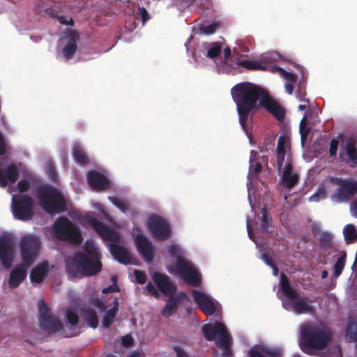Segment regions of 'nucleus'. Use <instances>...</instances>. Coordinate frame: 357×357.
I'll return each instance as SVG.
<instances>
[{
  "mask_svg": "<svg viewBox=\"0 0 357 357\" xmlns=\"http://www.w3.org/2000/svg\"><path fill=\"white\" fill-rule=\"evenodd\" d=\"M266 91L261 86L248 82L238 83L231 89V92L236 105L239 123L248 137L252 135L247 124L248 117L250 113L256 112L259 108L257 101H260Z\"/></svg>",
  "mask_w": 357,
  "mask_h": 357,
  "instance_id": "1",
  "label": "nucleus"
},
{
  "mask_svg": "<svg viewBox=\"0 0 357 357\" xmlns=\"http://www.w3.org/2000/svg\"><path fill=\"white\" fill-rule=\"evenodd\" d=\"M332 340L333 332L328 328L311 324L301 326L300 347L307 354L325 349Z\"/></svg>",
  "mask_w": 357,
  "mask_h": 357,
  "instance_id": "2",
  "label": "nucleus"
},
{
  "mask_svg": "<svg viewBox=\"0 0 357 357\" xmlns=\"http://www.w3.org/2000/svg\"><path fill=\"white\" fill-rule=\"evenodd\" d=\"M89 222L101 237L111 242L109 245V251L116 260L125 265L131 264L132 257L129 251L124 246L119 244L121 236L117 231L96 218H90Z\"/></svg>",
  "mask_w": 357,
  "mask_h": 357,
  "instance_id": "3",
  "label": "nucleus"
},
{
  "mask_svg": "<svg viewBox=\"0 0 357 357\" xmlns=\"http://www.w3.org/2000/svg\"><path fill=\"white\" fill-rule=\"evenodd\" d=\"M152 279L161 293L168 297L161 310V314L165 317H169L176 311L182 301L187 298V294L183 291L176 294L177 287L166 274L154 272Z\"/></svg>",
  "mask_w": 357,
  "mask_h": 357,
  "instance_id": "4",
  "label": "nucleus"
},
{
  "mask_svg": "<svg viewBox=\"0 0 357 357\" xmlns=\"http://www.w3.org/2000/svg\"><path fill=\"white\" fill-rule=\"evenodd\" d=\"M167 250L172 257L176 258L175 274L187 284L196 287H199L202 282L201 275L194 264L183 255L181 248L176 244H172L168 246Z\"/></svg>",
  "mask_w": 357,
  "mask_h": 357,
  "instance_id": "5",
  "label": "nucleus"
},
{
  "mask_svg": "<svg viewBox=\"0 0 357 357\" xmlns=\"http://www.w3.org/2000/svg\"><path fill=\"white\" fill-rule=\"evenodd\" d=\"M66 263L67 272L73 278L95 275L102 268L100 259L87 257L82 252H75Z\"/></svg>",
  "mask_w": 357,
  "mask_h": 357,
  "instance_id": "6",
  "label": "nucleus"
},
{
  "mask_svg": "<svg viewBox=\"0 0 357 357\" xmlns=\"http://www.w3.org/2000/svg\"><path fill=\"white\" fill-rule=\"evenodd\" d=\"M204 337L208 341H215V345L222 350V357H233L231 338L226 326L221 322L205 324L202 326Z\"/></svg>",
  "mask_w": 357,
  "mask_h": 357,
  "instance_id": "7",
  "label": "nucleus"
},
{
  "mask_svg": "<svg viewBox=\"0 0 357 357\" xmlns=\"http://www.w3.org/2000/svg\"><path fill=\"white\" fill-rule=\"evenodd\" d=\"M40 206L49 213H61L66 211V204L62 193L50 185L38 189Z\"/></svg>",
  "mask_w": 357,
  "mask_h": 357,
  "instance_id": "8",
  "label": "nucleus"
},
{
  "mask_svg": "<svg viewBox=\"0 0 357 357\" xmlns=\"http://www.w3.org/2000/svg\"><path fill=\"white\" fill-rule=\"evenodd\" d=\"M280 287L284 295L291 301L292 310L297 314L311 313L314 310L312 301L307 296H303L294 290L287 276L284 273L280 275Z\"/></svg>",
  "mask_w": 357,
  "mask_h": 357,
  "instance_id": "9",
  "label": "nucleus"
},
{
  "mask_svg": "<svg viewBox=\"0 0 357 357\" xmlns=\"http://www.w3.org/2000/svg\"><path fill=\"white\" fill-rule=\"evenodd\" d=\"M53 231L59 241H66L75 245L82 241V236L79 227L72 222L67 217H59L54 223Z\"/></svg>",
  "mask_w": 357,
  "mask_h": 357,
  "instance_id": "10",
  "label": "nucleus"
},
{
  "mask_svg": "<svg viewBox=\"0 0 357 357\" xmlns=\"http://www.w3.org/2000/svg\"><path fill=\"white\" fill-rule=\"evenodd\" d=\"M33 206V199L28 195H17L12 198L13 213L17 220H31L34 215Z\"/></svg>",
  "mask_w": 357,
  "mask_h": 357,
  "instance_id": "11",
  "label": "nucleus"
},
{
  "mask_svg": "<svg viewBox=\"0 0 357 357\" xmlns=\"http://www.w3.org/2000/svg\"><path fill=\"white\" fill-rule=\"evenodd\" d=\"M40 245L38 237L31 234L24 235L20 242L22 261L28 266H31L39 253Z\"/></svg>",
  "mask_w": 357,
  "mask_h": 357,
  "instance_id": "12",
  "label": "nucleus"
},
{
  "mask_svg": "<svg viewBox=\"0 0 357 357\" xmlns=\"http://www.w3.org/2000/svg\"><path fill=\"white\" fill-rule=\"evenodd\" d=\"M39 324L40 328L50 333H55L63 328L61 321L53 316L43 300L38 301Z\"/></svg>",
  "mask_w": 357,
  "mask_h": 357,
  "instance_id": "13",
  "label": "nucleus"
},
{
  "mask_svg": "<svg viewBox=\"0 0 357 357\" xmlns=\"http://www.w3.org/2000/svg\"><path fill=\"white\" fill-rule=\"evenodd\" d=\"M331 181L338 185L331 199L337 202H347L357 192V182L342 178H331Z\"/></svg>",
  "mask_w": 357,
  "mask_h": 357,
  "instance_id": "14",
  "label": "nucleus"
},
{
  "mask_svg": "<svg viewBox=\"0 0 357 357\" xmlns=\"http://www.w3.org/2000/svg\"><path fill=\"white\" fill-rule=\"evenodd\" d=\"M147 227L153 236L164 241L172 236V229L168 221L156 215H151L147 220Z\"/></svg>",
  "mask_w": 357,
  "mask_h": 357,
  "instance_id": "15",
  "label": "nucleus"
},
{
  "mask_svg": "<svg viewBox=\"0 0 357 357\" xmlns=\"http://www.w3.org/2000/svg\"><path fill=\"white\" fill-rule=\"evenodd\" d=\"M14 254V240L10 234L0 236V259L6 268L11 266Z\"/></svg>",
  "mask_w": 357,
  "mask_h": 357,
  "instance_id": "16",
  "label": "nucleus"
},
{
  "mask_svg": "<svg viewBox=\"0 0 357 357\" xmlns=\"http://www.w3.org/2000/svg\"><path fill=\"white\" fill-rule=\"evenodd\" d=\"M259 107L264 108L278 121H282L285 118L284 108L267 91L259 101Z\"/></svg>",
  "mask_w": 357,
  "mask_h": 357,
  "instance_id": "17",
  "label": "nucleus"
},
{
  "mask_svg": "<svg viewBox=\"0 0 357 357\" xmlns=\"http://www.w3.org/2000/svg\"><path fill=\"white\" fill-rule=\"evenodd\" d=\"M192 296L199 308L207 316L213 315L215 312V305L213 301L202 291L194 289Z\"/></svg>",
  "mask_w": 357,
  "mask_h": 357,
  "instance_id": "18",
  "label": "nucleus"
},
{
  "mask_svg": "<svg viewBox=\"0 0 357 357\" xmlns=\"http://www.w3.org/2000/svg\"><path fill=\"white\" fill-rule=\"evenodd\" d=\"M135 244L141 256L148 262L153 259L154 253L151 242L143 234H137L135 237Z\"/></svg>",
  "mask_w": 357,
  "mask_h": 357,
  "instance_id": "19",
  "label": "nucleus"
},
{
  "mask_svg": "<svg viewBox=\"0 0 357 357\" xmlns=\"http://www.w3.org/2000/svg\"><path fill=\"white\" fill-rule=\"evenodd\" d=\"M339 158L347 164L352 162V166H357V149L354 140L349 139L347 142L340 151Z\"/></svg>",
  "mask_w": 357,
  "mask_h": 357,
  "instance_id": "20",
  "label": "nucleus"
},
{
  "mask_svg": "<svg viewBox=\"0 0 357 357\" xmlns=\"http://www.w3.org/2000/svg\"><path fill=\"white\" fill-rule=\"evenodd\" d=\"M30 266L24 262L17 265L10 272L8 284L10 287L17 288L26 276L27 268Z\"/></svg>",
  "mask_w": 357,
  "mask_h": 357,
  "instance_id": "21",
  "label": "nucleus"
},
{
  "mask_svg": "<svg viewBox=\"0 0 357 357\" xmlns=\"http://www.w3.org/2000/svg\"><path fill=\"white\" fill-rule=\"evenodd\" d=\"M87 180L90 186L97 190H106L109 187V182L106 176L96 171L89 172Z\"/></svg>",
  "mask_w": 357,
  "mask_h": 357,
  "instance_id": "22",
  "label": "nucleus"
},
{
  "mask_svg": "<svg viewBox=\"0 0 357 357\" xmlns=\"http://www.w3.org/2000/svg\"><path fill=\"white\" fill-rule=\"evenodd\" d=\"M293 165L291 160H288L284 169L281 183L287 189H291L299 181V175L294 172L293 173Z\"/></svg>",
  "mask_w": 357,
  "mask_h": 357,
  "instance_id": "23",
  "label": "nucleus"
},
{
  "mask_svg": "<svg viewBox=\"0 0 357 357\" xmlns=\"http://www.w3.org/2000/svg\"><path fill=\"white\" fill-rule=\"evenodd\" d=\"M248 357H281L282 350L277 347H261L259 349L251 347L248 351Z\"/></svg>",
  "mask_w": 357,
  "mask_h": 357,
  "instance_id": "24",
  "label": "nucleus"
},
{
  "mask_svg": "<svg viewBox=\"0 0 357 357\" xmlns=\"http://www.w3.org/2000/svg\"><path fill=\"white\" fill-rule=\"evenodd\" d=\"M312 232L314 237L319 241L320 246L324 249L333 248V239L331 233L320 231L319 227H312Z\"/></svg>",
  "mask_w": 357,
  "mask_h": 357,
  "instance_id": "25",
  "label": "nucleus"
},
{
  "mask_svg": "<svg viewBox=\"0 0 357 357\" xmlns=\"http://www.w3.org/2000/svg\"><path fill=\"white\" fill-rule=\"evenodd\" d=\"M47 273L48 264L47 263H41L33 268L30 273V279L32 282L40 283L47 277Z\"/></svg>",
  "mask_w": 357,
  "mask_h": 357,
  "instance_id": "26",
  "label": "nucleus"
},
{
  "mask_svg": "<svg viewBox=\"0 0 357 357\" xmlns=\"http://www.w3.org/2000/svg\"><path fill=\"white\" fill-rule=\"evenodd\" d=\"M78 36H70L66 45L63 49V54L66 59L69 60L73 58L77 50V40Z\"/></svg>",
  "mask_w": 357,
  "mask_h": 357,
  "instance_id": "27",
  "label": "nucleus"
},
{
  "mask_svg": "<svg viewBox=\"0 0 357 357\" xmlns=\"http://www.w3.org/2000/svg\"><path fill=\"white\" fill-rule=\"evenodd\" d=\"M346 243H353L357 241V231L353 225H347L343 230Z\"/></svg>",
  "mask_w": 357,
  "mask_h": 357,
  "instance_id": "28",
  "label": "nucleus"
},
{
  "mask_svg": "<svg viewBox=\"0 0 357 357\" xmlns=\"http://www.w3.org/2000/svg\"><path fill=\"white\" fill-rule=\"evenodd\" d=\"M84 315L90 327L93 328L98 327V317L94 310L89 307L84 309Z\"/></svg>",
  "mask_w": 357,
  "mask_h": 357,
  "instance_id": "29",
  "label": "nucleus"
},
{
  "mask_svg": "<svg viewBox=\"0 0 357 357\" xmlns=\"http://www.w3.org/2000/svg\"><path fill=\"white\" fill-rule=\"evenodd\" d=\"M73 155L75 161L79 165H84L88 163V158L80 146L75 145L73 147Z\"/></svg>",
  "mask_w": 357,
  "mask_h": 357,
  "instance_id": "30",
  "label": "nucleus"
},
{
  "mask_svg": "<svg viewBox=\"0 0 357 357\" xmlns=\"http://www.w3.org/2000/svg\"><path fill=\"white\" fill-rule=\"evenodd\" d=\"M5 173L6 181L12 183H15L19 177V170L14 164L8 165L5 170Z\"/></svg>",
  "mask_w": 357,
  "mask_h": 357,
  "instance_id": "31",
  "label": "nucleus"
},
{
  "mask_svg": "<svg viewBox=\"0 0 357 357\" xmlns=\"http://www.w3.org/2000/svg\"><path fill=\"white\" fill-rule=\"evenodd\" d=\"M311 131V127L308 126L305 116H303L300 121L299 132L301 134V140L303 145L305 144L307 137Z\"/></svg>",
  "mask_w": 357,
  "mask_h": 357,
  "instance_id": "32",
  "label": "nucleus"
},
{
  "mask_svg": "<svg viewBox=\"0 0 357 357\" xmlns=\"http://www.w3.org/2000/svg\"><path fill=\"white\" fill-rule=\"evenodd\" d=\"M271 70L273 72H278L279 74L282 76L287 81H288V83H296L298 79V77L296 75L286 71L281 67L278 66H273L271 67Z\"/></svg>",
  "mask_w": 357,
  "mask_h": 357,
  "instance_id": "33",
  "label": "nucleus"
},
{
  "mask_svg": "<svg viewBox=\"0 0 357 357\" xmlns=\"http://www.w3.org/2000/svg\"><path fill=\"white\" fill-rule=\"evenodd\" d=\"M84 254L91 258L100 259V255L93 242L86 241L83 247Z\"/></svg>",
  "mask_w": 357,
  "mask_h": 357,
  "instance_id": "34",
  "label": "nucleus"
},
{
  "mask_svg": "<svg viewBox=\"0 0 357 357\" xmlns=\"http://www.w3.org/2000/svg\"><path fill=\"white\" fill-rule=\"evenodd\" d=\"M239 66H243L248 70H266L267 69V66L265 65H261L258 61H254L250 60H241L238 63Z\"/></svg>",
  "mask_w": 357,
  "mask_h": 357,
  "instance_id": "35",
  "label": "nucleus"
},
{
  "mask_svg": "<svg viewBox=\"0 0 357 357\" xmlns=\"http://www.w3.org/2000/svg\"><path fill=\"white\" fill-rule=\"evenodd\" d=\"M346 257L347 253L346 252H343L342 255L338 257L335 261L334 264V276L335 278H337L341 275L345 266Z\"/></svg>",
  "mask_w": 357,
  "mask_h": 357,
  "instance_id": "36",
  "label": "nucleus"
},
{
  "mask_svg": "<svg viewBox=\"0 0 357 357\" xmlns=\"http://www.w3.org/2000/svg\"><path fill=\"white\" fill-rule=\"evenodd\" d=\"M222 49L221 43L218 42L212 43L207 50L206 56L211 59H215L220 54Z\"/></svg>",
  "mask_w": 357,
  "mask_h": 357,
  "instance_id": "37",
  "label": "nucleus"
},
{
  "mask_svg": "<svg viewBox=\"0 0 357 357\" xmlns=\"http://www.w3.org/2000/svg\"><path fill=\"white\" fill-rule=\"evenodd\" d=\"M111 202L116 206L119 209H120L123 213H126L129 211L130 206L128 203L119 197H109Z\"/></svg>",
  "mask_w": 357,
  "mask_h": 357,
  "instance_id": "38",
  "label": "nucleus"
},
{
  "mask_svg": "<svg viewBox=\"0 0 357 357\" xmlns=\"http://www.w3.org/2000/svg\"><path fill=\"white\" fill-rule=\"evenodd\" d=\"M105 312V314L102 318V326L104 328H108L112 325L113 319L116 315V312L114 309H109Z\"/></svg>",
  "mask_w": 357,
  "mask_h": 357,
  "instance_id": "39",
  "label": "nucleus"
},
{
  "mask_svg": "<svg viewBox=\"0 0 357 357\" xmlns=\"http://www.w3.org/2000/svg\"><path fill=\"white\" fill-rule=\"evenodd\" d=\"M66 317L68 323L72 326H76L79 323V316L77 313L72 309L66 310Z\"/></svg>",
  "mask_w": 357,
  "mask_h": 357,
  "instance_id": "40",
  "label": "nucleus"
},
{
  "mask_svg": "<svg viewBox=\"0 0 357 357\" xmlns=\"http://www.w3.org/2000/svg\"><path fill=\"white\" fill-rule=\"evenodd\" d=\"M261 213V228L263 232H267L270 222H271V218L268 215V212L265 208L262 209Z\"/></svg>",
  "mask_w": 357,
  "mask_h": 357,
  "instance_id": "41",
  "label": "nucleus"
},
{
  "mask_svg": "<svg viewBox=\"0 0 357 357\" xmlns=\"http://www.w3.org/2000/svg\"><path fill=\"white\" fill-rule=\"evenodd\" d=\"M280 54L276 52L266 53L261 55V59L265 62H273L278 59Z\"/></svg>",
  "mask_w": 357,
  "mask_h": 357,
  "instance_id": "42",
  "label": "nucleus"
},
{
  "mask_svg": "<svg viewBox=\"0 0 357 357\" xmlns=\"http://www.w3.org/2000/svg\"><path fill=\"white\" fill-rule=\"evenodd\" d=\"M218 29V24L216 23H211L207 25H202L200 28L202 32L211 35L213 34Z\"/></svg>",
  "mask_w": 357,
  "mask_h": 357,
  "instance_id": "43",
  "label": "nucleus"
},
{
  "mask_svg": "<svg viewBox=\"0 0 357 357\" xmlns=\"http://www.w3.org/2000/svg\"><path fill=\"white\" fill-rule=\"evenodd\" d=\"M134 275L137 283L143 284L146 282L147 277L144 272L139 270H135Z\"/></svg>",
  "mask_w": 357,
  "mask_h": 357,
  "instance_id": "44",
  "label": "nucleus"
},
{
  "mask_svg": "<svg viewBox=\"0 0 357 357\" xmlns=\"http://www.w3.org/2000/svg\"><path fill=\"white\" fill-rule=\"evenodd\" d=\"M250 169L252 174H258L262 169V165L260 162H256L254 160H250Z\"/></svg>",
  "mask_w": 357,
  "mask_h": 357,
  "instance_id": "45",
  "label": "nucleus"
},
{
  "mask_svg": "<svg viewBox=\"0 0 357 357\" xmlns=\"http://www.w3.org/2000/svg\"><path fill=\"white\" fill-rule=\"evenodd\" d=\"M339 141L337 139H332L330 143L329 154L331 157H335L338 149Z\"/></svg>",
  "mask_w": 357,
  "mask_h": 357,
  "instance_id": "46",
  "label": "nucleus"
},
{
  "mask_svg": "<svg viewBox=\"0 0 357 357\" xmlns=\"http://www.w3.org/2000/svg\"><path fill=\"white\" fill-rule=\"evenodd\" d=\"M90 303L97 307L100 312L105 311V304L101 299L93 298L91 299Z\"/></svg>",
  "mask_w": 357,
  "mask_h": 357,
  "instance_id": "47",
  "label": "nucleus"
},
{
  "mask_svg": "<svg viewBox=\"0 0 357 357\" xmlns=\"http://www.w3.org/2000/svg\"><path fill=\"white\" fill-rule=\"evenodd\" d=\"M326 197V193L325 189L324 188H319V190L311 197L310 199L317 202L320 199H324Z\"/></svg>",
  "mask_w": 357,
  "mask_h": 357,
  "instance_id": "48",
  "label": "nucleus"
},
{
  "mask_svg": "<svg viewBox=\"0 0 357 357\" xmlns=\"http://www.w3.org/2000/svg\"><path fill=\"white\" fill-rule=\"evenodd\" d=\"M285 144V138L282 136L280 137L278 141L277 153H286Z\"/></svg>",
  "mask_w": 357,
  "mask_h": 357,
  "instance_id": "49",
  "label": "nucleus"
},
{
  "mask_svg": "<svg viewBox=\"0 0 357 357\" xmlns=\"http://www.w3.org/2000/svg\"><path fill=\"white\" fill-rule=\"evenodd\" d=\"M146 289L149 292V294L158 298L160 297V294L157 290V289L151 283L149 282L146 286Z\"/></svg>",
  "mask_w": 357,
  "mask_h": 357,
  "instance_id": "50",
  "label": "nucleus"
},
{
  "mask_svg": "<svg viewBox=\"0 0 357 357\" xmlns=\"http://www.w3.org/2000/svg\"><path fill=\"white\" fill-rule=\"evenodd\" d=\"M173 349L176 354V357H190L185 349L179 346H174Z\"/></svg>",
  "mask_w": 357,
  "mask_h": 357,
  "instance_id": "51",
  "label": "nucleus"
},
{
  "mask_svg": "<svg viewBox=\"0 0 357 357\" xmlns=\"http://www.w3.org/2000/svg\"><path fill=\"white\" fill-rule=\"evenodd\" d=\"M17 187L19 191L21 192H26L30 187L29 182L26 180H22L18 182Z\"/></svg>",
  "mask_w": 357,
  "mask_h": 357,
  "instance_id": "52",
  "label": "nucleus"
},
{
  "mask_svg": "<svg viewBox=\"0 0 357 357\" xmlns=\"http://www.w3.org/2000/svg\"><path fill=\"white\" fill-rule=\"evenodd\" d=\"M123 346L130 347L133 344V338L130 335L123 336L121 339Z\"/></svg>",
  "mask_w": 357,
  "mask_h": 357,
  "instance_id": "53",
  "label": "nucleus"
},
{
  "mask_svg": "<svg viewBox=\"0 0 357 357\" xmlns=\"http://www.w3.org/2000/svg\"><path fill=\"white\" fill-rule=\"evenodd\" d=\"M286 153H277V168L280 170L283 166Z\"/></svg>",
  "mask_w": 357,
  "mask_h": 357,
  "instance_id": "54",
  "label": "nucleus"
},
{
  "mask_svg": "<svg viewBox=\"0 0 357 357\" xmlns=\"http://www.w3.org/2000/svg\"><path fill=\"white\" fill-rule=\"evenodd\" d=\"M119 291V288L117 286V284H113L108 286L106 288H104L102 289V293L103 294H107V293H110V292L113 293V292H118Z\"/></svg>",
  "mask_w": 357,
  "mask_h": 357,
  "instance_id": "55",
  "label": "nucleus"
},
{
  "mask_svg": "<svg viewBox=\"0 0 357 357\" xmlns=\"http://www.w3.org/2000/svg\"><path fill=\"white\" fill-rule=\"evenodd\" d=\"M57 18H58V21L61 24L73 25L74 23L72 17H70L69 20H68V19H66V17L65 16L60 15V16H58Z\"/></svg>",
  "mask_w": 357,
  "mask_h": 357,
  "instance_id": "56",
  "label": "nucleus"
},
{
  "mask_svg": "<svg viewBox=\"0 0 357 357\" xmlns=\"http://www.w3.org/2000/svg\"><path fill=\"white\" fill-rule=\"evenodd\" d=\"M305 95L306 93L305 91H303L301 82H299L298 84L297 98H298L300 100H305L304 98Z\"/></svg>",
  "mask_w": 357,
  "mask_h": 357,
  "instance_id": "57",
  "label": "nucleus"
},
{
  "mask_svg": "<svg viewBox=\"0 0 357 357\" xmlns=\"http://www.w3.org/2000/svg\"><path fill=\"white\" fill-rule=\"evenodd\" d=\"M139 10H140L142 22H143V24H144L150 18L149 13L144 8H140Z\"/></svg>",
  "mask_w": 357,
  "mask_h": 357,
  "instance_id": "58",
  "label": "nucleus"
},
{
  "mask_svg": "<svg viewBox=\"0 0 357 357\" xmlns=\"http://www.w3.org/2000/svg\"><path fill=\"white\" fill-rule=\"evenodd\" d=\"M350 208L351 215L357 218V198L351 203Z\"/></svg>",
  "mask_w": 357,
  "mask_h": 357,
  "instance_id": "59",
  "label": "nucleus"
},
{
  "mask_svg": "<svg viewBox=\"0 0 357 357\" xmlns=\"http://www.w3.org/2000/svg\"><path fill=\"white\" fill-rule=\"evenodd\" d=\"M261 259L263 261L269 266H273V262L266 253H263L261 255Z\"/></svg>",
  "mask_w": 357,
  "mask_h": 357,
  "instance_id": "60",
  "label": "nucleus"
},
{
  "mask_svg": "<svg viewBox=\"0 0 357 357\" xmlns=\"http://www.w3.org/2000/svg\"><path fill=\"white\" fill-rule=\"evenodd\" d=\"M8 185L5 174L0 169V187L5 188Z\"/></svg>",
  "mask_w": 357,
  "mask_h": 357,
  "instance_id": "61",
  "label": "nucleus"
},
{
  "mask_svg": "<svg viewBox=\"0 0 357 357\" xmlns=\"http://www.w3.org/2000/svg\"><path fill=\"white\" fill-rule=\"evenodd\" d=\"M231 56V49L229 47H227L224 49V63H226L227 61Z\"/></svg>",
  "mask_w": 357,
  "mask_h": 357,
  "instance_id": "62",
  "label": "nucleus"
},
{
  "mask_svg": "<svg viewBox=\"0 0 357 357\" xmlns=\"http://www.w3.org/2000/svg\"><path fill=\"white\" fill-rule=\"evenodd\" d=\"M294 83H286L285 84V90L289 94H292L294 89Z\"/></svg>",
  "mask_w": 357,
  "mask_h": 357,
  "instance_id": "63",
  "label": "nucleus"
},
{
  "mask_svg": "<svg viewBox=\"0 0 357 357\" xmlns=\"http://www.w3.org/2000/svg\"><path fill=\"white\" fill-rule=\"evenodd\" d=\"M142 354L139 351H133L131 354H130L128 357H141Z\"/></svg>",
  "mask_w": 357,
  "mask_h": 357,
  "instance_id": "64",
  "label": "nucleus"
}]
</instances>
